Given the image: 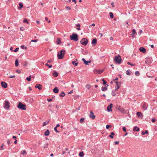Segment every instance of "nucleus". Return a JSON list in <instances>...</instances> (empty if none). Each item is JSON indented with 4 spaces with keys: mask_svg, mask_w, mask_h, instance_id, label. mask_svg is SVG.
Returning <instances> with one entry per match:
<instances>
[{
    "mask_svg": "<svg viewBox=\"0 0 157 157\" xmlns=\"http://www.w3.org/2000/svg\"><path fill=\"white\" fill-rule=\"evenodd\" d=\"M26 79L29 82H30L31 80V79L29 77L26 78Z\"/></svg>",
    "mask_w": 157,
    "mask_h": 157,
    "instance_id": "nucleus-53",
    "label": "nucleus"
},
{
    "mask_svg": "<svg viewBox=\"0 0 157 157\" xmlns=\"http://www.w3.org/2000/svg\"><path fill=\"white\" fill-rule=\"evenodd\" d=\"M89 116L91 118L94 119L95 117L94 114V113L92 111H90V114L89 115Z\"/></svg>",
    "mask_w": 157,
    "mask_h": 157,
    "instance_id": "nucleus-9",
    "label": "nucleus"
},
{
    "mask_svg": "<svg viewBox=\"0 0 157 157\" xmlns=\"http://www.w3.org/2000/svg\"><path fill=\"white\" fill-rule=\"evenodd\" d=\"M15 65L16 66H18L19 63H18V60L17 59H16L15 60Z\"/></svg>",
    "mask_w": 157,
    "mask_h": 157,
    "instance_id": "nucleus-26",
    "label": "nucleus"
},
{
    "mask_svg": "<svg viewBox=\"0 0 157 157\" xmlns=\"http://www.w3.org/2000/svg\"><path fill=\"white\" fill-rule=\"evenodd\" d=\"M148 132L147 130H146L145 132H142L141 133V134L142 135H144L145 134H147L148 133Z\"/></svg>",
    "mask_w": 157,
    "mask_h": 157,
    "instance_id": "nucleus-33",
    "label": "nucleus"
},
{
    "mask_svg": "<svg viewBox=\"0 0 157 157\" xmlns=\"http://www.w3.org/2000/svg\"><path fill=\"white\" fill-rule=\"evenodd\" d=\"M18 50H19V48H17L13 51L14 52H16L18 51Z\"/></svg>",
    "mask_w": 157,
    "mask_h": 157,
    "instance_id": "nucleus-51",
    "label": "nucleus"
},
{
    "mask_svg": "<svg viewBox=\"0 0 157 157\" xmlns=\"http://www.w3.org/2000/svg\"><path fill=\"white\" fill-rule=\"evenodd\" d=\"M61 43V40L59 38H57V44H60Z\"/></svg>",
    "mask_w": 157,
    "mask_h": 157,
    "instance_id": "nucleus-21",
    "label": "nucleus"
},
{
    "mask_svg": "<svg viewBox=\"0 0 157 157\" xmlns=\"http://www.w3.org/2000/svg\"><path fill=\"white\" fill-rule=\"evenodd\" d=\"M48 147V143H46L44 145V148H47Z\"/></svg>",
    "mask_w": 157,
    "mask_h": 157,
    "instance_id": "nucleus-36",
    "label": "nucleus"
},
{
    "mask_svg": "<svg viewBox=\"0 0 157 157\" xmlns=\"http://www.w3.org/2000/svg\"><path fill=\"white\" fill-rule=\"evenodd\" d=\"M21 48L22 49H24V48L25 49H27V47H24V45H21Z\"/></svg>",
    "mask_w": 157,
    "mask_h": 157,
    "instance_id": "nucleus-50",
    "label": "nucleus"
},
{
    "mask_svg": "<svg viewBox=\"0 0 157 157\" xmlns=\"http://www.w3.org/2000/svg\"><path fill=\"white\" fill-rule=\"evenodd\" d=\"M23 22L24 23H26L27 24H29L28 21L26 18H25L23 20Z\"/></svg>",
    "mask_w": 157,
    "mask_h": 157,
    "instance_id": "nucleus-39",
    "label": "nucleus"
},
{
    "mask_svg": "<svg viewBox=\"0 0 157 157\" xmlns=\"http://www.w3.org/2000/svg\"><path fill=\"white\" fill-rule=\"evenodd\" d=\"M28 63L26 62H25L24 63V64H23V66L24 67H26L27 66Z\"/></svg>",
    "mask_w": 157,
    "mask_h": 157,
    "instance_id": "nucleus-42",
    "label": "nucleus"
},
{
    "mask_svg": "<svg viewBox=\"0 0 157 157\" xmlns=\"http://www.w3.org/2000/svg\"><path fill=\"white\" fill-rule=\"evenodd\" d=\"M107 88L106 86H105V87L102 86L101 87V90L103 91H105L107 90Z\"/></svg>",
    "mask_w": 157,
    "mask_h": 157,
    "instance_id": "nucleus-22",
    "label": "nucleus"
},
{
    "mask_svg": "<svg viewBox=\"0 0 157 157\" xmlns=\"http://www.w3.org/2000/svg\"><path fill=\"white\" fill-rule=\"evenodd\" d=\"M80 42L84 46H86L88 43V40L86 38H84L81 39Z\"/></svg>",
    "mask_w": 157,
    "mask_h": 157,
    "instance_id": "nucleus-5",
    "label": "nucleus"
},
{
    "mask_svg": "<svg viewBox=\"0 0 157 157\" xmlns=\"http://www.w3.org/2000/svg\"><path fill=\"white\" fill-rule=\"evenodd\" d=\"M137 115L139 117H141V118H142L143 117V116L142 114V113L140 112H137L136 113Z\"/></svg>",
    "mask_w": 157,
    "mask_h": 157,
    "instance_id": "nucleus-17",
    "label": "nucleus"
},
{
    "mask_svg": "<svg viewBox=\"0 0 157 157\" xmlns=\"http://www.w3.org/2000/svg\"><path fill=\"white\" fill-rule=\"evenodd\" d=\"M26 153V151L25 150H23L21 151V154L22 155H24Z\"/></svg>",
    "mask_w": 157,
    "mask_h": 157,
    "instance_id": "nucleus-41",
    "label": "nucleus"
},
{
    "mask_svg": "<svg viewBox=\"0 0 157 157\" xmlns=\"http://www.w3.org/2000/svg\"><path fill=\"white\" fill-rule=\"evenodd\" d=\"M132 33L131 34V35L132 37H133L134 36L135 34L136 33V30L134 29H132Z\"/></svg>",
    "mask_w": 157,
    "mask_h": 157,
    "instance_id": "nucleus-18",
    "label": "nucleus"
},
{
    "mask_svg": "<svg viewBox=\"0 0 157 157\" xmlns=\"http://www.w3.org/2000/svg\"><path fill=\"white\" fill-rule=\"evenodd\" d=\"M59 91V89L57 87H56L53 90V91L55 93H58Z\"/></svg>",
    "mask_w": 157,
    "mask_h": 157,
    "instance_id": "nucleus-16",
    "label": "nucleus"
},
{
    "mask_svg": "<svg viewBox=\"0 0 157 157\" xmlns=\"http://www.w3.org/2000/svg\"><path fill=\"white\" fill-rule=\"evenodd\" d=\"M117 109L123 113H126L124 109L120 106L117 107Z\"/></svg>",
    "mask_w": 157,
    "mask_h": 157,
    "instance_id": "nucleus-7",
    "label": "nucleus"
},
{
    "mask_svg": "<svg viewBox=\"0 0 157 157\" xmlns=\"http://www.w3.org/2000/svg\"><path fill=\"white\" fill-rule=\"evenodd\" d=\"M57 127H55L54 128V130H55V131H56V132H59V131L57 130Z\"/></svg>",
    "mask_w": 157,
    "mask_h": 157,
    "instance_id": "nucleus-45",
    "label": "nucleus"
},
{
    "mask_svg": "<svg viewBox=\"0 0 157 157\" xmlns=\"http://www.w3.org/2000/svg\"><path fill=\"white\" fill-rule=\"evenodd\" d=\"M148 107V105L147 103L145 102H144L143 104V105H142V108L144 110H146Z\"/></svg>",
    "mask_w": 157,
    "mask_h": 157,
    "instance_id": "nucleus-10",
    "label": "nucleus"
},
{
    "mask_svg": "<svg viewBox=\"0 0 157 157\" xmlns=\"http://www.w3.org/2000/svg\"><path fill=\"white\" fill-rule=\"evenodd\" d=\"M49 131L48 129H47V131L44 133V135L45 136H48L49 134Z\"/></svg>",
    "mask_w": 157,
    "mask_h": 157,
    "instance_id": "nucleus-20",
    "label": "nucleus"
},
{
    "mask_svg": "<svg viewBox=\"0 0 157 157\" xmlns=\"http://www.w3.org/2000/svg\"><path fill=\"white\" fill-rule=\"evenodd\" d=\"M49 123V121L44 122L43 123V126H46Z\"/></svg>",
    "mask_w": 157,
    "mask_h": 157,
    "instance_id": "nucleus-32",
    "label": "nucleus"
},
{
    "mask_svg": "<svg viewBox=\"0 0 157 157\" xmlns=\"http://www.w3.org/2000/svg\"><path fill=\"white\" fill-rule=\"evenodd\" d=\"M52 75L53 77H57L58 76V73L57 72L54 71V72L53 73Z\"/></svg>",
    "mask_w": 157,
    "mask_h": 157,
    "instance_id": "nucleus-19",
    "label": "nucleus"
},
{
    "mask_svg": "<svg viewBox=\"0 0 157 157\" xmlns=\"http://www.w3.org/2000/svg\"><path fill=\"white\" fill-rule=\"evenodd\" d=\"M145 63L147 64H150L151 63V59L149 57H147L145 59Z\"/></svg>",
    "mask_w": 157,
    "mask_h": 157,
    "instance_id": "nucleus-8",
    "label": "nucleus"
},
{
    "mask_svg": "<svg viewBox=\"0 0 157 157\" xmlns=\"http://www.w3.org/2000/svg\"><path fill=\"white\" fill-rule=\"evenodd\" d=\"M79 156L80 157H83L84 156V153L83 151L80 152L79 154Z\"/></svg>",
    "mask_w": 157,
    "mask_h": 157,
    "instance_id": "nucleus-24",
    "label": "nucleus"
},
{
    "mask_svg": "<svg viewBox=\"0 0 157 157\" xmlns=\"http://www.w3.org/2000/svg\"><path fill=\"white\" fill-rule=\"evenodd\" d=\"M103 70H98V74H100L103 72Z\"/></svg>",
    "mask_w": 157,
    "mask_h": 157,
    "instance_id": "nucleus-57",
    "label": "nucleus"
},
{
    "mask_svg": "<svg viewBox=\"0 0 157 157\" xmlns=\"http://www.w3.org/2000/svg\"><path fill=\"white\" fill-rule=\"evenodd\" d=\"M84 118L83 117L80 120V122L81 123H82L84 121Z\"/></svg>",
    "mask_w": 157,
    "mask_h": 157,
    "instance_id": "nucleus-35",
    "label": "nucleus"
},
{
    "mask_svg": "<svg viewBox=\"0 0 157 157\" xmlns=\"http://www.w3.org/2000/svg\"><path fill=\"white\" fill-rule=\"evenodd\" d=\"M106 81H104L103 82V85H106Z\"/></svg>",
    "mask_w": 157,
    "mask_h": 157,
    "instance_id": "nucleus-62",
    "label": "nucleus"
},
{
    "mask_svg": "<svg viewBox=\"0 0 157 157\" xmlns=\"http://www.w3.org/2000/svg\"><path fill=\"white\" fill-rule=\"evenodd\" d=\"M140 131V128H136V131L137 132H139Z\"/></svg>",
    "mask_w": 157,
    "mask_h": 157,
    "instance_id": "nucleus-63",
    "label": "nucleus"
},
{
    "mask_svg": "<svg viewBox=\"0 0 157 157\" xmlns=\"http://www.w3.org/2000/svg\"><path fill=\"white\" fill-rule=\"evenodd\" d=\"M66 9L67 10H70L71 9V8L69 6H67L66 7Z\"/></svg>",
    "mask_w": 157,
    "mask_h": 157,
    "instance_id": "nucleus-54",
    "label": "nucleus"
},
{
    "mask_svg": "<svg viewBox=\"0 0 157 157\" xmlns=\"http://www.w3.org/2000/svg\"><path fill=\"white\" fill-rule=\"evenodd\" d=\"M3 144H2V145L0 147V148H1V149H0V150H1V149L3 150L4 149L3 148Z\"/></svg>",
    "mask_w": 157,
    "mask_h": 157,
    "instance_id": "nucleus-61",
    "label": "nucleus"
},
{
    "mask_svg": "<svg viewBox=\"0 0 157 157\" xmlns=\"http://www.w3.org/2000/svg\"><path fill=\"white\" fill-rule=\"evenodd\" d=\"M91 63V61L90 60L89 61H86L84 63V64L86 65H88V63Z\"/></svg>",
    "mask_w": 157,
    "mask_h": 157,
    "instance_id": "nucleus-27",
    "label": "nucleus"
},
{
    "mask_svg": "<svg viewBox=\"0 0 157 157\" xmlns=\"http://www.w3.org/2000/svg\"><path fill=\"white\" fill-rule=\"evenodd\" d=\"M85 86L87 89L88 90H89L91 88V86L90 85L87 84L86 86Z\"/></svg>",
    "mask_w": 157,
    "mask_h": 157,
    "instance_id": "nucleus-25",
    "label": "nucleus"
},
{
    "mask_svg": "<svg viewBox=\"0 0 157 157\" xmlns=\"http://www.w3.org/2000/svg\"><path fill=\"white\" fill-rule=\"evenodd\" d=\"M70 39L71 40L77 41L78 40V35L76 33H73L70 36Z\"/></svg>",
    "mask_w": 157,
    "mask_h": 157,
    "instance_id": "nucleus-2",
    "label": "nucleus"
},
{
    "mask_svg": "<svg viewBox=\"0 0 157 157\" xmlns=\"http://www.w3.org/2000/svg\"><path fill=\"white\" fill-rule=\"evenodd\" d=\"M19 5L20 6L18 7V8L19 9H21L23 7V4L21 3H20Z\"/></svg>",
    "mask_w": 157,
    "mask_h": 157,
    "instance_id": "nucleus-28",
    "label": "nucleus"
},
{
    "mask_svg": "<svg viewBox=\"0 0 157 157\" xmlns=\"http://www.w3.org/2000/svg\"><path fill=\"white\" fill-rule=\"evenodd\" d=\"M111 5L113 7H114V2H112V3H111Z\"/></svg>",
    "mask_w": 157,
    "mask_h": 157,
    "instance_id": "nucleus-64",
    "label": "nucleus"
},
{
    "mask_svg": "<svg viewBox=\"0 0 157 157\" xmlns=\"http://www.w3.org/2000/svg\"><path fill=\"white\" fill-rule=\"evenodd\" d=\"M114 133L113 132H112L111 133V134L109 136V137L110 138L113 139V136H114Z\"/></svg>",
    "mask_w": 157,
    "mask_h": 157,
    "instance_id": "nucleus-23",
    "label": "nucleus"
},
{
    "mask_svg": "<svg viewBox=\"0 0 157 157\" xmlns=\"http://www.w3.org/2000/svg\"><path fill=\"white\" fill-rule=\"evenodd\" d=\"M127 64L132 66H135V64H132L129 62H128L127 63Z\"/></svg>",
    "mask_w": 157,
    "mask_h": 157,
    "instance_id": "nucleus-40",
    "label": "nucleus"
},
{
    "mask_svg": "<svg viewBox=\"0 0 157 157\" xmlns=\"http://www.w3.org/2000/svg\"><path fill=\"white\" fill-rule=\"evenodd\" d=\"M124 132H126V128L124 127H123L122 128Z\"/></svg>",
    "mask_w": 157,
    "mask_h": 157,
    "instance_id": "nucleus-47",
    "label": "nucleus"
},
{
    "mask_svg": "<svg viewBox=\"0 0 157 157\" xmlns=\"http://www.w3.org/2000/svg\"><path fill=\"white\" fill-rule=\"evenodd\" d=\"M135 75L137 76L139 75H140L139 72L138 71H136L135 72Z\"/></svg>",
    "mask_w": 157,
    "mask_h": 157,
    "instance_id": "nucleus-37",
    "label": "nucleus"
},
{
    "mask_svg": "<svg viewBox=\"0 0 157 157\" xmlns=\"http://www.w3.org/2000/svg\"><path fill=\"white\" fill-rule=\"evenodd\" d=\"M94 72L95 73L98 74V70L97 69H95L94 70Z\"/></svg>",
    "mask_w": 157,
    "mask_h": 157,
    "instance_id": "nucleus-52",
    "label": "nucleus"
},
{
    "mask_svg": "<svg viewBox=\"0 0 157 157\" xmlns=\"http://www.w3.org/2000/svg\"><path fill=\"white\" fill-rule=\"evenodd\" d=\"M35 87L36 88H38L39 90H40L42 89V86L40 84H37L36 85Z\"/></svg>",
    "mask_w": 157,
    "mask_h": 157,
    "instance_id": "nucleus-12",
    "label": "nucleus"
},
{
    "mask_svg": "<svg viewBox=\"0 0 157 157\" xmlns=\"http://www.w3.org/2000/svg\"><path fill=\"white\" fill-rule=\"evenodd\" d=\"M7 142L8 145L10 144V141L9 140H7Z\"/></svg>",
    "mask_w": 157,
    "mask_h": 157,
    "instance_id": "nucleus-55",
    "label": "nucleus"
},
{
    "mask_svg": "<svg viewBox=\"0 0 157 157\" xmlns=\"http://www.w3.org/2000/svg\"><path fill=\"white\" fill-rule=\"evenodd\" d=\"M65 50H64L62 49V50L59 51L57 55L58 58L59 59H62L65 55Z\"/></svg>",
    "mask_w": 157,
    "mask_h": 157,
    "instance_id": "nucleus-3",
    "label": "nucleus"
},
{
    "mask_svg": "<svg viewBox=\"0 0 157 157\" xmlns=\"http://www.w3.org/2000/svg\"><path fill=\"white\" fill-rule=\"evenodd\" d=\"M18 108L23 110H26V106L25 105L22 104L21 102H19L18 105H17Z\"/></svg>",
    "mask_w": 157,
    "mask_h": 157,
    "instance_id": "nucleus-1",
    "label": "nucleus"
},
{
    "mask_svg": "<svg viewBox=\"0 0 157 157\" xmlns=\"http://www.w3.org/2000/svg\"><path fill=\"white\" fill-rule=\"evenodd\" d=\"M119 88V86H118L115 87V91L117 90Z\"/></svg>",
    "mask_w": 157,
    "mask_h": 157,
    "instance_id": "nucleus-43",
    "label": "nucleus"
},
{
    "mask_svg": "<svg viewBox=\"0 0 157 157\" xmlns=\"http://www.w3.org/2000/svg\"><path fill=\"white\" fill-rule=\"evenodd\" d=\"M113 107V104L111 103L110 105L108 106L107 107V110L108 112L112 111L111 109Z\"/></svg>",
    "mask_w": 157,
    "mask_h": 157,
    "instance_id": "nucleus-11",
    "label": "nucleus"
},
{
    "mask_svg": "<svg viewBox=\"0 0 157 157\" xmlns=\"http://www.w3.org/2000/svg\"><path fill=\"white\" fill-rule=\"evenodd\" d=\"M20 30L22 31H23L25 29L23 27H21L20 28Z\"/></svg>",
    "mask_w": 157,
    "mask_h": 157,
    "instance_id": "nucleus-60",
    "label": "nucleus"
},
{
    "mask_svg": "<svg viewBox=\"0 0 157 157\" xmlns=\"http://www.w3.org/2000/svg\"><path fill=\"white\" fill-rule=\"evenodd\" d=\"M149 73H147V75L148 77L149 78H153V76H149Z\"/></svg>",
    "mask_w": 157,
    "mask_h": 157,
    "instance_id": "nucleus-46",
    "label": "nucleus"
},
{
    "mask_svg": "<svg viewBox=\"0 0 157 157\" xmlns=\"http://www.w3.org/2000/svg\"><path fill=\"white\" fill-rule=\"evenodd\" d=\"M65 94L64 92H62L61 94H60L59 95L61 97H63L65 96Z\"/></svg>",
    "mask_w": 157,
    "mask_h": 157,
    "instance_id": "nucleus-31",
    "label": "nucleus"
},
{
    "mask_svg": "<svg viewBox=\"0 0 157 157\" xmlns=\"http://www.w3.org/2000/svg\"><path fill=\"white\" fill-rule=\"evenodd\" d=\"M16 72L17 73H18L19 74L21 72V71L20 70H17L16 71Z\"/></svg>",
    "mask_w": 157,
    "mask_h": 157,
    "instance_id": "nucleus-59",
    "label": "nucleus"
},
{
    "mask_svg": "<svg viewBox=\"0 0 157 157\" xmlns=\"http://www.w3.org/2000/svg\"><path fill=\"white\" fill-rule=\"evenodd\" d=\"M112 94L113 96H115L116 95V93H115V92H113V91H112Z\"/></svg>",
    "mask_w": 157,
    "mask_h": 157,
    "instance_id": "nucleus-44",
    "label": "nucleus"
},
{
    "mask_svg": "<svg viewBox=\"0 0 157 157\" xmlns=\"http://www.w3.org/2000/svg\"><path fill=\"white\" fill-rule=\"evenodd\" d=\"M155 121V118H153L152 119H151V121L152 122H154Z\"/></svg>",
    "mask_w": 157,
    "mask_h": 157,
    "instance_id": "nucleus-58",
    "label": "nucleus"
},
{
    "mask_svg": "<svg viewBox=\"0 0 157 157\" xmlns=\"http://www.w3.org/2000/svg\"><path fill=\"white\" fill-rule=\"evenodd\" d=\"M139 50L140 52H142L143 53H145L146 52V50L143 47L140 48Z\"/></svg>",
    "mask_w": 157,
    "mask_h": 157,
    "instance_id": "nucleus-15",
    "label": "nucleus"
},
{
    "mask_svg": "<svg viewBox=\"0 0 157 157\" xmlns=\"http://www.w3.org/2000/svg\"><path fill=\"white\" fill-rule=\"evenodd\" d=\"M136 128H137V126H135L134 127V128H133V131H134V132H135L136 131Z\"/></svg>",
    "mask_w": 157,
    "mask_h": 157,
    "instance_id": "nucleus-56",
    "label": "nucleus"
},
{
    "mask_svg": "<svg viewBox=\"0 0 157 157\" xmlns=\"http://www.w3.org/2000/svg\"><path fill=\"white\" fill-rule=\"evenodd\" d=\"M46 66L48 67L49 68H51L52 67V65H49L48 63H46L45 64Z\"/></svg>",
    "mask_w": 157,
    "mask_h": 157,
    "instance_id": "nucleus-34",
    "label": "nucleus"
},
{
    "mask_svg": "<svg viewBox=\"0 0 157 157\" xmlns=\"http://www.w3.org/2000/svg\"><path fill=\"white\" fill-rule=\"evenodd\" d=\"M97 42V40L96 38H94L92 40L91 43L92 44H93L94 46H95L96 44V43Z\"/></svg>",
    "mask_w": 157,
    "mask_h": 157,
    "instance_id": "nucleus-14",
    "label": "nucleus"
},
{
    "mask_svg": "<svg viewBox=\"0 0 157 157\" xmlns=\"http://www.w3.org/2000/svg\"><path fill=\"white\" fill-rule=\"evenodd\" d=\"M111 127V126L110 125H107L106 126V128L107 129H108L109 128Z\"/></svg>",
    "mask_w": 157,
    "mask_h": 157,
    "instance_id": "nucleus-38",
    "label": "nucleus"
},
{
    "mask_svg": "<svg viewBox=\"0 0 157 157\" xmlns=\"http://www.w3.org/2000/svg\"><path fill=\"white\" fill-rule=\"evenodd\" d=\"M52 62H53V61H52V59H50L49 60H48L47 61L48 63H51Z\"/></svg>",
    "mask_w": 157,
    "mask_h": 157,
    "instance_id": "nucleus-48",
    "label": "nucleus"
},
{
    "mask_svg": "<svg viewBox=\"0 0 157 157\" xmlns=\"http://www.w3.org/2000/svg\"><path fill=\"white\" fill-rule=\"evenodd\" d=\"M10 103L8 101L6 100L4 102V108L6 110H8L10 108Z\"/></svg>",
    "mask_w": 157,
    "mask_h": 157,
    "instance_id": "nucleus-6",
    "label": "nucleus"
},
{
    "mask_svg": "<svg viewBox=\"0 0 157 157\" xmlns=\"http://www.w3.org/2000/svg\"><path fill=\"white\" fill-rule=\"evenodd\" d=\"M38 41V40L37 39H36V40H31V42H36Z\"/></svg>",
    "mask_w": 157,
    "mask_h": 157,
    "instance_id": "nucleus-49",
    "label": "nucleus"
},
{
    "mask_svg": "<svg viewBox=\"0 0 157 157\" xmlns=\"http://www.w3.org/2000/svg\"><path fill=\"white\" fill-rule=\"evenodd\" d=\"M114 60L116 63L119 64H120L122 61V60L121 59V56L119 55L117 56H115Z\"/></svg>",
    "mask_w": 157,
    "mask_h": 157,
    "instance_id": "nucleus-4",
    "label": "nucleus"
},
{
    "mask_svg": "<svg viewBox=\"0 0 157 157\" xmlns=\"http://www.w3.org/2000/svg\"><path fill=\"white\" fill-rule=\"evenodd\" d=\"M110 17L111 18H113V15L112 13L110 12L109 13Z\"/></svg>",
    "mask_w": 157,
    "mask_h": 157,
    "instance_id": "nucleus-29",
    "label": "nucleus"
},
{
    "mask_svg": "<svg viewBox=\"0 0 157 157\" xmlns=\"http://www.w3.org/2000/svg\"><path fill=\"white\" fill-rule=\"evenodd\" d=\"M126 74L128 75H130L131 74L129 70H127L126 71Z\"/></svg>",
    "mask_w": 157,
    "mask_h": 157,
    "instance_id": "nucleus-30",
    "label": "nucleus"
},
{
    "mask_svg": "<svg viewBox=\"0 0 157 157\" xmlns=\"http://www.w3.org/2000/svg\"><path fill=\"white\" fill-rule=\"evenodd\" d=\"M1 83V85L4 88H6L7 87V83L4 82H2Z\"/></svg>",
    "mask_w": 157,
    "mask_h": 157,
    "instance_id": "nucleus-13",
    "label": "nucleus"
}]
</instances>
